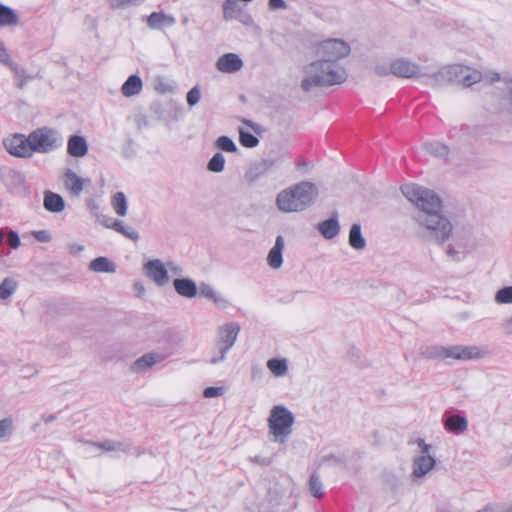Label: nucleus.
Here are the masks:
<instances>
[{"instance_id":"f257e3e1","label":"nucleus","mask_w":512,"mask_h":512,"mask_svg":"<svg viewBox=\"0 0 512 512\" xmlns=\"http://www.w3.org/2000/svg\"><path fill=\"white\" fill-rule=\"evenodd\" d=\"M401 192L417 208L413 219L423 229V237L438 245L447 242L452 236L453 225L442 212L443 201L439 195L417 184H404Z\"/></svg>"},{"instance_id":"f03ea898","label":"nucleus","mask_w":512,"mask_h":512,"mask_svg":"<svg viewBox=\"0 0 512 512\" xmlns=\"http://www.w3.org/2000/svg\"><path fill=\"white\" fill-rule=\"evenodd\" d=\"M304 73L301 88L305 92H309L313 87L341 84L347 78L345 69L338 63H329L321 58L307 65Z\"/></svg>"},{"instance_id":"7ed1b4c3","label":"nucleus","mask_w":512,"mask_h":512,"mask_svg":"<svg viewBox=\"0 0 512 512\" xmlns=\"http://www.w3.org/2000/svg\"><path fill=\"white\" fill-rule=\"evenodd\" d=\"M318 194L314 183L302 181L282 190L276 197V205L285 213L301 212L314 204Z\"/></svg>"},{"instance_id":"20e7f679","label":"nucleus","mask_w":512,"mask_h":512,"mask_svg":"<svg viewBox=\"0 0 512 512\" xmlns=\"http://www.w3.org/2000/svg\"><path fill=\"white\" fill-rule=\"evenodd\" d=\"M295 417L293 413L283 405L274 406L267 419L269 434L273 441L283 444L287 441L293 431Z\"/></svg>"},{"instance_id":"39448f33","label":"nucleus","mask_w":512,"mask_h":512,"mask_svg":"<svg viewBox=\"0 0 512 512\" xmlns=\"http://www.w3.org/2000/svg\"><path fill=\"white\" fill-rule=\"evenodd\" d=\"M427 358L447 359L452 358L459 361H468L484 358L486 352L482 351L478 346L452 345L432 346L423 353Z\"/></svg>"},{"instance_id":"423d86ee","label":"nucleus","mask_w":512,"mask_h":512,"mask_svg":"<svg viewBox=\"0 0 512 512\" xmlns=\"http://www.w3.org/2000/svg\"><path fill=\"white\" fill-rule=\"evenodd\" d=\"M33 154H48L63 145V137L59 131L50 127H40L28 134Z\"/></svg>"},{"instance_id":"0eeeda50","label":"nucleus","mask_w":512,"mask_h":512,"mask_svg":"<svg viewBox=\"0 0 512 512\" xmlns=\"http://www.w3.org/2000/svg\"><path fill=\"white\" fill-rule=\"evenodd\" d=\"M240 327L234 322L226 323L218 329L215 348L219 355L210 359L211 364L222 362L226 358L228 351L234 346Z\"/></svg>"},{"instance_id":"6e6552de","label":"nucleus","mask_w":512,"mask_h":512,"mask_svg":"<svg viewBox=\"0 0 512 512\" xmlns=\"http://www.w3.org/2000/svg\"><path fill=\"white\" fill-rule=\"evenodd\" d=\"M349 53L350 46L341 39H328L318 44L316 48V55L329 63H338Z\"/></svg>"},{"instance_id":"1a4fd4ad","label":"nucleus","mask_w":512,"mask_h":512,"mask_svg":"<svg viewBox=\"0 0 512 512\" xmlns=\"http://www.w3.org/2000/svg\"><path fill=\"white\" fill-rule=\"evenodd\" d=\"M6 151L17 158L28 159L33 156L32 147L28 136L16 133L3 141Z\"/></svg>"},{"instance_id":"9d476101","label":"nucleus","mask_w":512,"mask_h":512,"mask_svg":"<svg viewBox=\"0 0 512 512\" xmlns=\"http://www.w3.org/2000/svg\"><path fill=\"white\" fill-rule=\"evenodd\" d=\"M452 85L461 84L470 87L482 78L481 72L462 65H450Z\"/></svg>"},{"instance_id":"9b49d317","label":"nucleus","mask_w":512,"mask_h":512,"mask_svg":"<svg viewBox=\"0 0 512 512\" xmlns=\"http://www.w3.org/2000/svg\"><path fill=\"white\" fill-rule=\"evenodd\" d=\"M143 273L159 287L166 285L170 280L168 271L160 259L147 261L143 265Z\"/></svg>"},{"instance_id":"f8f14e48","label":"nucleus","mask_w":512,"mask_h":512,"mask_svg":"<svg viewBox=\"0 0 512 512\" xmlns=\"http://www.w3.org/2000/svg\"><path fill=\"white\" fill-rule=\"evenodd\" d=\"M391 74L403 78H416L421 76L419 66L410 60L400 58L390 64Z\"/></svg>"},{"instance_id":"ddd939ff","label":"nucleus","mask_w":512,"mask_h":512,"mask_svg":"<svg viewBox=\"0 0 512 512\" xmlns=\"http://www.w3.org/2000/svg\"><path fill=\"white\" fill-rule=\"evenodd\" d=\"M216 67L223 73H234L243 67V61L237 54L226 53L217 60Z\"/></svg>"},{"instance_id":"4468645a","label":"nucleus","mask_w":512,"mask_h":512,"mask_svg":"<svg viewBox=\"0 0 512 512\" xmlns=\"http://www.w3.org/2000/svg\"><path fill=\"white\" fill-rule=\"evenodd\" d=\"M274 165L275 160L273 159H264L252 164L248 171L245 173L246 181L249 183L257 181L259 178L264 176Z\"/></svg>"},{"instance_id":"2eb2a0df","label":"nucleus","mask_w":512,"mask_h":512,"mask_svg":"<svg viewBox=\"0 0 512 512\" xmlns=\"http://www.w3.org/2000/svg\"><path fill=\"white\" fill-rule=\"evenodd\" d=\"M317 230L325 239L331 240L335 238L340 232L338 213L333 212L329 219L318 223Z\"/></svg>"},{"instance_id":"dca6fc26","label":"nucleus","mask_w":512,"mask_h":512,"mask_svg":"<svg viewBox=\"0 0 512 512\" xmlns=\"http://www.w3.org/2000/svg\"><path fill=\"white\" fill-rule=\"evenodd\" d=\"M435 459L430 455L417 456L413 461V478H422L435 466Z\"/></svg>"},{"instance_id":"f3484780","label":"nucleus","mask_w":512,"mask_h":512,"mask_svg":"<svg viewBox=\"0 0 512 512\" xmlns=\"http://www.w3.org/2000/svg\"><path fill=\"white\" fill-rule=\"evenodd\" d=\"M67 152L72 157H84L88 152L87 141L83 136L71 135L67 142Z\"/></svg>"},{"instance_id":"a211bd4d","label":"nucleus","mask_w":512,"mask_h":512,"mask_svg":"<svg viewBox=\"0 0 512 512\" xmlns=\"http://www.w3.org/2000/svg\"><path fill=\"white\" fill-rule=\"evenodd\" d=\"M443 425L449 432L460 434L467 429L468 421L465 416L459 414H450L444 416Z\"/></svg>"},{"instance_id":"6ab92c4d","label":"nucleus","mask_w":512,"mask_h":512,"mask_svg":"<svg viewBox=\"0 0 512 512\" xmlns=\"http://www.w3.org/2000/svg\"><path fill=\"white\" fill-rule=\"evenodd\" d=\"M175 291L182 297L193 298L197 295L198 287L190 278H176L173 280Z\"/></svg>"},{"instance_id":"aec40b11","label":"nucleus","mask_w":512,"mask_h":512,"mask_svg":"<svg viewBox=\"0 0 512 512\" xmlns=\"http://www.w3.org/2000/svg\"><path fill=\"white\" fill-rule=\"evenodd\" d=\"M284 248V238L279 235L276 237L275 244L267 256L268 265L272 269H279L283 264L282 251Z\"/></svg>"},{"instance_id":"412c9836","label":"nucleus","mask_w":512,"mask_h":512,"mask_svg":"<svg viewBox=\"0 0 512 512\" xmlns=\"http://www.w3.org/2000/svg\"><path fill=\"white\" fill-rule=\"evenodd\" d=\"M165 359V356L160 353H147L138 358L132 365L134 372H143L154 364L159 363Z\"/></svg>"},{"instance_id":"4be33fe9","label":"nucleus","mask_w":512,"mask_h":512,"mask_svg":"<svg viewBox=\"0 0 512 512\" xmlns=\"http://www.w3.org/2000/svg\"><path fill=\"white\" fill-rule=\"evenodd\" d=\"M84 181L73 170L67 169L64 173V185L73 196H79L83 191Z\"/></svg>"},{"instance_id":"5701e85b","label":"nucleus","mask_w":512,"mask_h":512,"mask_svg":"<svg viewBox=\"0 0 512 512\" xmlns=\"http://www.w3.org/2000/svg\"><path fill=\"white\" fill-rule=\"evenodd\" d=\"M44 208L52 213H59L65 208V201L60 194L52 191H46L44 193Z\"/></svg>"},{"instance_id":"b1692460","label":"nucleus","mask_w":512,"mask_h":512,"mask_svg":"<svg viewBox=\"0 0 512 512\" xmlns=\"http://www.w3.org/2000/svg\"><path fill=\"white\" fill-rule=\"evenodd\" d=\"M175 18L172 15L163 12H152L147 18V25L151 29H161L164 26H172L175 24Z\"/></svg>"},{"instance_id":"393cba45","label":"nucleus","mask_w":512,"mask_h":512,"mask_svg":"<svg viewBox=\"0 0 512 512\" xmlns=\"http://www.w3.org/2000/svg\"><path fill=\"white\" fill-rule=\"evenodd\" d=\"M450 67L446 66L438 72L430 75L427 79V84L432 87H442L445 85H452V78L450 75Z\"/></svg>"},{"instance_id":"a878e982","label":"nucleus","mask_w":512,"mask_h":512,"mask_svg":"<svg viewBox=\"0 0 512 512\" xmlns=\"http://www.w3.org/2000/svg\"><path fill=\"white\" fill-rule=\"evenodd\" d=\"M19 24V16L10 7L0 3V27L14 28Z\"/></svg>"},{"instance_id":"bb28decb","label":"nucleus","mask_w":512,"mask_h":512,"mask_svg":"<svg viewBox=\"0 0 512 512\" xmlns=\"http://www.w3.org/2000/svg\"><path fill=\"white\" fill-rule=\"evenodd\" d=\"M143 83L141 78L136 75H130L121 87V92L125 97H131L141 92Z\"/></svg>"},{"instance_id":"cd10ccee","label":"nucleus","mask_w":512,"mask_h":512,"mask_svg":"<svg viewBox=\"0 0 512 512\" xmlns=\"http://www.w3.org/2000/svg\"><path fill=\"white\" fill-rule=\"evenodd\" d=\"M89 269L99 273H114L116 265L109 258L100 256L89 263Z\"/></svg>"},{"instance_id":"c85d7f7f","label":"nucleus","mask_w":512,"mask_h":512,"mask_svg":"<svg viewBox=\"0 0 512 512\" xmlns=\"http://www.w3.org/2000/svg\"><path fill=\"white\" fill-rule=\"evenodd\" d=\"M348 242L355 250H363L365 248L366 240L362 235L360 224H352L349 231Z\"/></svg>"},{"instance_id":"c756f323","label":"nucleus","mask_w":512,"mask_h":512,"mask_svg":"<svg viewBox=\"0 0 512 512\" xmlns=\"http://www.w3.org/2000/svg\"><path fill=\"white\" fill-rule=\"evenodd\" d=\"M108 228H111V229L121 233L122 235H124L125 237H127L128 239H131L133 241H136L139 239L138 232L130 226H125L123 221H121V220H113L111 222V225H108Z\"/></svg>"},{"instance_id":"7c9ffc66","label":"nucleus","mask_w":512,"mask_h":512,"mask_svg":"<svg viewBox=\"0 0 512 512\" xmlns=\"http://www.w3.org/2000/svg\"><path fill=\"white\" fill-rule=\"evenodd\" d=\"M18 283L16 280L10 277H6L1 283H0V299L6 300L10 296H12L15 291L17 290Z\"/></svg>"},{"instance_id":"2f4dec72","label":"nucleus","mask_w":512,"mask_h":512,"mask_svg":"<svg viewBox=\"0 0 512 512\" xmlns=\"http://www.w3.org/2000/svg\"><path fill=\"white\" fill-rule=\"evenodd\" d=\"M112 206L119 216L127 214V200L123 192H117L112 198Z\"/></svg>"},{"instance_id":"473e14b6","label":"nucleus","mask_w":512,"mask_h":512,"mask_svg":"<svg viewBox=\"0 0 512 512\" xmlns=\"http://www.w3.org/2000/svg\"><path fill=\"white\" fill-rule=\"evenodd\" d=\"M309 491L315 498L320 499L324 496L323 484L316 472L310 476Z\"/></svg>"},{"instance_id":"72a5a7b5","label":"nucleus","mask_w":512,"mask_h":512,"mask_svg":"<svg viewBox=\"0 0 512 512\" xmlns=\"http://www.w3.org/2000/svg\"><path fill=\"white\" fill-rule=\"evenodd\" d=\"M267 367L276 376H283L287 372L285 359L272 358L268 360Z\"/></svg>"},{"instance_id":"f704fd0d","label":"nucleus","mask_w":512,"mask_h":512,"mask_svg":"<svg viewBox=\"0 0 512 512\" xmlns=\"http://www.w3.org/2000/svg\"><path fill=\"white\" fill-rule=\"evenodd\" d=\"M224 167H225V157L220 152L215 153L207 164V169L214 173L222 172L224 170Z\"/></svg>"},{"instance_id":"c9c22d12","label":"nucleus","mask_w":512,"mask_h":512,"mask_svg":"<svg viewBox=\"0 0 512 512\" xmlns=\"http://www.w3.org/2000/svg\"><path fill=\"white\" fill-rule=\"evenodd\" d=\"M425 149L436 157H445L449 152L448 147L440 142L426 143Z\"/></svg>"},{"instance_id":"e433bc0d","label":"nucleus","mask_w":512,"mask_h":512,"mask_svg":"<svg viewBox=\"0 0 512 512\" xmlns=\"http://www.w3.org/2000/svg\"><path fill=\"white\" fill-rule=\"evenodd\" d=\"M238 10V0H225L223 2V18L226 21L233 19L235 12Z\"/></svg>"},{"instance_id":"4c0bfd02","label":"nucleus","mask_w":512,"mask_h":512,"mask_svg":"<svg viewBox=\"0 0 512 512\" xmlns=\"http://www.w3.org/2000/svg\"><path fill=\"white\" fill-rule=\"evenodd\" d=\"M495 301L498 304L512 303V286H506L499 289L495 294Z\"/></svg>"},{"instance_id":"58836bf2","label":"nucleus","mask_w":512,"mask_h":512,"mask_svg":"<svg viewBox=\"0 0 512 512\" xmlns=\"http://www.w3.org/2000/svg\"><path fill=\"white\" fill-rule=\"evenodd\" d=\"M216 146L225 152H236L237 146L234 141L228 136H220L216 140Z\"/></svg>"},{"instance_id":"ea45409f","label":"nucleus","mask_w":512,"mask_h":512,"mask_svg":"<svg viewBox=\"0 0 512 512\" xmlns=\"http://www.w3.org/2000/svg\"><path fill=\"white\" fill-rule=\"evenodd\" d=\"M385 485L392 493H397L403 486V482L396 475L387 474L385 476Z\"/></svg>"},{"instance_id":"a19ab883","label":"nucleus","mask_w":512,"mask_h":512,"mask_svg":"<svg viewBox=\"0 0 512 512\" xmlns=\"http://www.w3.org/2000/svg\"><path fill=\"white\" fill-rule=\"evenodd\" d=\"M198 289L200 295L204 296L207 299L213 300L215 303H218L221 300V298L218 297L212 286L207 283H200Z\"/></svg>"},{"instance_id":"79ce46f5","label":"nucleus","mask_w":512,"mask_h":512,"mask_svg":"<svg viewBox=\"0 0 512 512\" xmlns=\"http://www.w3.org/2000/svg\"><path fill=\"white\" fill-rule=\"evenodd\" d=\"M240 143L244 147L254 148L259 144V139L250 132H241Z\"/></svg>"},{"instance_id":"37998d69","label":"nucleus","mask_w":512,"mask_h":512,"mask_svg":"<svg viewBox=\"0 0 512 512\" xmlns=\"http://www.w3.org/2000/svg\"><path fill=\"white\" fill-rule=\"evenodd\" d=\"M201 98V91L198 86H194L192 89H190L186 95L187 104L190 107L195 106L198 104Z\"/></svg>"},{"instance_id":"c03bdc74","label":"nucleus","mask_w":512,"mask_h":512,"mask_svg":"<svg viewBox=\"0 0 512 512\" xmlns=\"http://www.w3.org/2000/svg\"><path fill=\"white\" fill-rule=\"evenodd\" d=\"M13 430V422L11 418L0 420V439L10 435Z\"/></svg>"},{"instance_id":"a18cd8bd","label":"nucleus","mask_w":512,"mask_h":512,"mask_svg":"<svg viewBox=\"0 0 512 512\" xmlns=\"http://www.w3.org/2000/svg\"><path fill=\"white\" fill-rule=\"evenodd\" d=\"M5 235L7 236V243L11 248L17 249L20 246V237L16 231L7 230V233H5Z\"/></svg>"},{"instance_id":"49530a36","label":"nucleus","mask_w":512,"mask_h":512,"mask_svg":"<svg viewBox=\"0 0 512 512\" xmlns=\"http://www.w3.org/2000/svg\"><path fill=\"white\" fill-rule=\"evenodd\" d=\"M224 393V387H207L203 391V396L205 398H215L219 397Z\"/></svg>"},{"instance_id":"de8ad7c7","label":"nucleus","mask_w":512,"mask_h":512,"mask_svg":"<svg viewBox=\"0 0 512 512\" xmlns=\"http://www.w3.org/2000/svg\"><path fill=\"white\" fill-rule=\"evenodd\" d=\"M87 444H90V445H93V446H96L104 451H111V452H114L115 450V447H114V441L113 440H105V441H102V442H91V441H87L86 442Z\"/></svg>"},{"instance_id":"09e8293b","label":"nucleus","mask_w":512,"mask_h":512,"mask_svg":"<svg viewBox=\"0 0 512 512\" xmlns=\"http://www.w3.org/2000/svg\"><path fill=\"white\" fill-rule=\"evenodd\" d=\"M507 95L505 97L506 108L509 114L512 115V78L506 81Z\"/></svg>"},{"instance_id":"8fccbe9b","label":"nucleus","mask_w":512,"mask_h":512,"mask_svg":"<svg viewBox=\"0 0 512 512\" xmlns=\"http://www.w3.org/2000/svg\"><path fill=\"white\" fill-rule=\"evenodd\" d=\"M33 236L39 242L47 243L51 241V235L47 230L34 231Z\"/></svg>"},{"instance_id":"3c124183","label":"nucleus","mask_w":512,"mask_h":512,"mask_svg":"<svg viewBox=\"0 0 512 512\" xmlns=\"http://www.w3.org/2000/svg\"><path fill=\"white\" fill-rule=\"evenodd\" d=\"M250 461L260 466H269L272 463V458L256 455L254 457H250Z\"/></svg>"},{"instance_id":"603ef678","label":"nucleus","mask_w":512,"mask_h":512,"mask_svg":"<svg viewBox=\"0 0 512 512\" xmlns=\"http://www.w3.org/2000/svg\"><path fill=\"white\" fill-rule=\"evenodd\" d=\"M268 8L271 11L286 9L287 3L284 0H268Z\"/></svg>"},{"instance_id":"864d4df0","label":"nucleus","mask_w":512,"mask_h":512,"mask_svg":"<svg viewBox=\"0 0 512 512\" xmlns=\"http://www.w3.org/2000/svg\"><path fill=\"white\" fill-rule=\"evenodd\" d=\"M114 447V452H121L126 454L131 452V445L127 442L114 441Z\"/></svg>"},{"instance_id":"5fc2aeb1","label":"nucleus","mask_w":512,"mask_h":512,"mask_svg":"<svg viewBox=\"0 0 512 512\" xmlns=\"http://www.w3.org/2000/svg\"><path fill=\"white\" fill-rule=\"evenodd\" d=\"M374 73L377 75V76H387L388 74L391 73L390 71V65L387 66L386 64H378L375 66L374 68Z\"/></svg>"},{"instance_id":"6e6d98bb","label":"nucleus","mask_w":512,"mask_h":512,"mask_svg":"<svg viewBox=\"0 0 512 512\" xmlns=\"http://www.w3.org/2000/svg\"><path fill=\"white\" fill-rule=\"evenodd\" d=\"M239 21L246 27H253L255 25L254 19L251 14L243 13L239 16Z\"/></svg>"},{"instance_id":"4d7b16f0","label":"nucleus","mask_w":512,"mask_h":512,"mask_svg":"<svg viewBox=\"0 0 512 512\" xmlns=\"http://www.w3.org/2000/svg\"><path fill=\"white\" fill-rule=\"evenodd\" d=\"M11 57L8 54L6 48L0 43V62L4 65L11 64Z\"/></svg>"},{"instance_id":"13d9d810","label":"nucleus","mask_w":512,"mask_h":512,"mask_svg":"<svg viewBox=\"0 0 512 512\" xmlns=\"http://www.w3.org/2000/svg\"><path fill=\"white\" fill-rule=\"evenodd\" d=\"M6 66H8L12 70L15 77H26V71L20 69L13 61H11V64H7Z\"/></svg>"},{"instance_id":"bf43d9fd","label":"nucleus","mask_w":512,"mask_h":512,"mask_svg":"<svg viewBox=\"0 0 512 512\" xmlns=\"http://www.w3.org/2000/svg\"><path fill=\"white\" fill-rule=\"evenodd\" d=\"M322 462L323 463H330V464H333V465H338V464L342 463V459L337 457V456H335V455H327V456L323 457Z\"/></svg>"},{"instance_id":"052dcab7","label":"nucleus","mask_w":512,"mask_h":512,"mask_svg":"<svg viewBox=\"0 0 512 512\" xmlns=\"http://www.w3.org/2000/svg\"><path fill=\"white\" fill-rule=\"evenodd\" d=\"M502 328L507 335H512V317L502 322Z\"/></svg>"},{"instance_id":"680f3d73","label":"nucleus","mask_w":512,"mask_h":512,"mask_svg":"<svg viewBox=\"0 0 512 512\" xmlns=\"http://www.w3.org/2000/svg\"><path fill=\"white\" fill-rule=\"evenodd\" d=\"M447 255L455 261H460L459 252L451 245L447 247Z\"/></svg>"},{"instance_id":"e2e57ef3","label":"nucleus","mask_w":512,"mask_h":512,"mask_svg":"<svg viewBox=\"0 0 512 512\" xmlns=\"http://www.w3.org/2000/svg\"><path fill=\"white\" fill-rule=\"evenodd\" d=\"M32 79V76L28 75L26 73V77H18V84H17V87L19 89H23L25 86H26V83L28 80H31Z\"/></svg>"},{"instance_id":"0e129e2a","label":"nucleus","mask_w":512,"mask_h":512,"mask_svg":"<svg viewBox=\"0 0 512 512\" xmlns=\"http://www.w3.org/2000/svg\"><path fill=\"white\" fill-rule=\"evenodd\" d=\"M168 267L170 268V271L175 275L180 276L183 274V269L180 266L168 263Z\"/></svg>"},{"instance_id":"69168bd1","label":"nucleus","mask_w":512,"mask_h":512,"mask_svg":"<svg viewBox=\"0 0 512 512\" xmlns=\"http://www.w3.org/2000/svg\"><path fill=\"white\" fill-rule=\"evenodd\" d=\"M69 249H70L71 254H77L83 250V246L78 245V244H73V245H70Z\"/></svg>"},{"instance_id":"338daca9","label":"nucleus","mask_w":512,"mask_h":512,"mask_svg":"<svg viewBox=\"0 0 512 512\" xmlns=\"http://www.w3.org/2000/svg\"><path fill=\"white\" fill-rule=\"evenodd\" d=\"M56 415H53V414H50V415H44L42 417V420L45 422V423H50V422H53L56 420Z\"/></svg>"},{"instance_id":"774afa93","label":"nucleus","mask_w":512,"mask_h":512,"mask_svg":"<svg viewBox=\"0 0 512 512\" xmlns=\"http://www.w3.org/2000/svg\"><path fill=\"white\" fill-rule=\"evenodd\" d=\"M431 449V445L424 443L423 448L421 449V455H429V451Z\"/></svg>"}]
</instances>
